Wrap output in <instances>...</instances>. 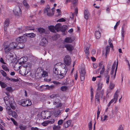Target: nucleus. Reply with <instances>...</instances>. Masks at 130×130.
Wrapping results in <instances>:
<instances>
[{"instance_id":"ea45409f","label":"nucleus","mask_w":130,"mask_h":130,"mask_svg":"<svg viewBox=\"0 0 130 130\" xmlns=\"http://www.w3.org/2000/svg\"><path fill=\"white\" fill-rule=\"evenodd\" d=\"M67 116L66 117V118H64L63 120L61 119H60L59 120L58 122V125H59L60 126V125H61L63 123V121H64L67 118Z\"/></svg>"},{"instance_id":"a878e982","label":"nucleus","mask_w":130,"mask_h":130,"mask_svg":"<svg viewBox=\"0 0 130 130\" xmlns=\"http://www.w3.org/2000/svg\"><path fill=\"white\" fill-rule=\"evenodd\" d=\"M10 98H9L8 96H5L4 98V100L6 105H8L9 101H10Z\"/></svg>"},{"instance_id":"f704fd0d","label":"nucleus","mask_w":130,"mask_h":130,"mask_svg":"<svg viewBox=\"0 0 130 130\" xmlns=\"http://www.w3.org/2000/svg\"><path fill=\"white\" fill-rule=\"evenodd\" d=\"M23 3L27 9L29 8V5L26 1V0H24L23 1Z\"/></svg>"},{"instance_id":"6e6d98bb","label":"nucleus","mask_w":130,"mask_h":130,"mask_svg":"<svg viewBox=\"0 0 130 130\" xmlns=\"http://www.w3.org/2000/svg\"><path fill=\"white\" fill-rule=\"evenodd\" d=\"M0 72L3 75V76L4 77H6L7 76V74L6 72H5L3 70H1L0 71Z\"/></svg>"},{"instance_id":"3c124183","label":"nucleus","mask_w":130,"mask_h":130,"mask_svg":"<svg viewBox=\"0 0 130 130\" xmlns=\"http://www.w3.org/2000/svg\"><path fill=\"white\" fill-rule=\"evenodd\" d=\"M108 117L107 116L105 115L103 117H101V120L102 121H103L107 120V119Z\"/></svg>"},{"instance_id":"f03ea898","label":"nucleus","mask_w":130,"mask_h":130,"mask_svg":"<svg viewBox=\"0 0 130 130\" xmlns=\"http://www.w3.org/2000/svg\"><path fill=\"white\" fill-rule=\"evenodd\" d=\"M55 8H53L52 9V13L50 12V8L48 5H47L44 9V13H46L47 15L48 16H51L54 14V12L55 11Z\"/></svg>"},{"instance_id":"b1692460","label":"nucleus","mask_w":130,"mask_h":130,"mask_svg":"<svg viewBox=\"0 0 130 130\" xmlns=\"http://www.w3.org/2000/svg\"><path fill=\"white\" fill-rule=\"evenodd\" d=\"M68 26L66 25H63L62 26L61 25L60 31L62 32H65L68 28Z\"/></svg>"},{"instance_id":"cd10ccee","label":"nucleus","mask_w":130,"mask_h":130,"mask_svg":"<svg viewBox=\"0 0 130 130\" xmlns=\"http://www.w3.org/2000/svg\"><path fill=\"white\" fill-rule=\"evenodd\" d=\"M71 121L69 120L67 121L66 122L64 123V127L65 128H67L70 126L71 123Z\"/></svg>"},{"instance_id":"20e7f679","label":"nucleus","mask_w":130,"mask_h":130,"mask_svg":"<svg viewBox=\"0 0 130 130\" xmlns=\"http://www.w3.org/2000/svg\"><path fill=\"white\" fill-rule=\"evenodd\" d=\"M10 22V19L8 18L6 19L4 22L3 24L4 30L6 32L7 31V28L9 26Z\"/></svg>"},{"instance_id":"9d476101","label":"nucleus","mask_w":130,"mask_h":130,"mask_svg":"<svg viewBox=\"0 0 130 130\" xmlns=\"http://www.w3.org/2000/svg\"><path fill=\"white\" fill-rule=\"evenodd\" d=\"M64 65V68L63 69V70L64 71V72L61 73H59V74H57L58 75L57 77L59 78H62L65 76L67 73V70L66 69V66L65 65Z\"/></svg>"},{"instance_id":"864d4df0","label":"nucleus","mask_w":130,"mask_h":130,"mask_svg":"<svg viewBox=\"0 0 130 130\" xmlns=\"http://www.w3.org/2000/svg\"><path fill=\"white\" fill-rule=\"evenodd\" d=\"M120 23V21L119 20L117 22L115 25L114 26V30H116L117 28V27L118 26V25H119Z\"/></svg>"},{"instance_id":"c756f323","label":"nucleus","mask_w":130,"mask_h":130,"mask_svg":"<svg viewBox=\"0 0 130 130\" xmlns=\"http://www.w3.org/2000/svg\"><path fill=\"white\" fill-rule=\"evenodd\" d=\"M49 30L52 32H54L55 27L54 26L51 25L48 27Z\"/></svg>"},{"instance_id":"6e6552de","label":"nucleus","mask_w":130,"mask_h":130,"mask_svg":"<svg viewBox=\"0 0 130 130\" xmlns=\"http://www.w3.org/2000/svg\"><path fill=\"white\" fill-rule=\"evenodd\" d=\"M15 15L17 16H20L22 14V12L20 7H18L13 10Z\"/></svg>"},{"instance_id":"423d86ee","label":"nucleus","mask_w":130,"mask_h":130,"mask_svg":"<svg viewBox=\"0 0 130 130\" xmlns=\"http://www.w3.org/2000/svg\"><path fill=\"white\" fill-rule=\"evenodd\" d=\"M10 101H9V103L10 108L13 110H14L16 108V103L14 102L13 98L12 97H10Z\"/></svg>"},{"instance_id":"a211bd4d","label":"nucleus","mask_w":130,"mask_h":130,"mask_svg":"<svg viewBox=\"0 0 130 130\" xmlns=\"http://www.w3.org/2000/svg\"><path fill=\"white\" fill-rule=\"evenodd\" d=\"M61 25L60 24L58 23L54 27L55 29L57 32L60 31Z\"/></svg>"},{"instance_id":"6ab92c4d","label":"nucleus","mask_w":130,"mask_h":130,"mask_svg":"<svg viewBox=\"0 0 130 130\" xmlns=\"http://www.w3.org/2000/svg\"><path fill=\"white\" fill-rule=\"evenodd\" d=\"M6 111L7 113L9 115L11 116V113L13 111L11 109V108L8 105H7L6 107Z\"/></svg>"},{"instance_id":"1a4fd4ad","label":"nucleus","mask_w":130,"mask_h":130,"mask_svg":"<svg viewBox=\"0 0 130 130\" xmlns=\"http://www.w3.org/2000/svg\"><path fill=\"white\" fill-rule=\"evenodd\" d=\"M64 63L67 65H69L71 62V60L70 56L69 55L66 56L64 59Z\"/></svg>"},{"instance_id":"e2e57ef3","label":"nucleus","mask_w":130,"mask_h":130,"mask_svg":"<svg viewBox=\"0 0 130 130\" xmlns=\"http://www.w3.org/2000/svg\"><path fill=\"white\" fill-rule=\"evenodd\" d=\"M48 124V121H45L43 122L42 123V125L44 126H47Z\"/></svg>"},{"instance_id":"e433bc0d","label":"nucleus","mask_w":130,"mask_h":130,"mask_svg":"<svg viewBox=\"0 0 130 130\" xmlns=\"http://www.w3.org/2000/svg\"><path fill=\"white\" fill-rule=\"evenodd\" d=\"M2 67L3 69L6 71H9V69H8L7 67L5 65L3 64L2 66Z\"/></svg>"},{"instance_id":"8fccbe9b","label":"nucleus","mask_w":130,"mask_h":130,"mask_svg":"<svg viewBox=\"0 0 130 130\" xmlns=\"http://www.w3.org/2000/svg\"><path fill=\"white\" fill-rule=\"evenodd\" d=\"M0 85L1 87L3 88H5L7 86V85L4 83L0 81Z\"/></svg>"},{"instance_id":"f8f14e48","label":"nucleus","mask_w":130,"mask_h":130,"mask_svg":"<svg viewBox=\"0 0 130 130\" xmlns=\"http://www.w3.org/2000/svg\"><path fill=\"white\" fill-rule=\"evenodd\" d=\"M4 51L5 53H8L11 50V48L10 47L9 45L4 44Z\"/></svg>"},{"instance_id":"2f4dec72","label":"nucleus","mask_w":130,"mask_h":130,"mask_svg":"<svg viewBox=\"0 0 130 130\" xmlns=\"http://www.w3.org/2000/svg\"><path fill=\"white\" fill-rule=\"evenodd\" d=\"M37 29L39 32H45V29L39 27L37 28Z\"/></svg>"},{"instance_id":"7c9ffc66","label":"nucleus","mask_w":130,"mask_h":130,"mask_svg":"<svg viewBox=\"0 0 130 130\" xmlns=\"http://www.w3.org/2000/svg\"><path fill=\"white\" fill-rule=\"evenodd\" d=\"M127 27V26L126 25L124 24L122 26L121 32H125Z\"/></svg>"},{"instance_id":"72a5a7b5","label":"nucleus","mask_w":130,"mask_h":130,"mask_svg":"<svg viewBox=\"0 0 130 130\" xmlns=\"http://www.w3.org/2000/svg\"><path fill=\"white\" fill-rule=\"evenodd\" d=\"M103 84L102 83H98L97 90H102L101 89L103 87Z\"/></svg>"},{"instance_id":"473e14b6","label":"nucleus","mask_w":130,"mask_h":130,"mask_svg":"<svg viewBox=\"0 0 130 130\" xmlns=\"http://www.w3.org/2000/svg\"><path fill=\"white\" fill-rule=\"evenodd\" d=\"M53 72L55 74L57 75L59 74V73H61V72L60 71H58V69L56 67L54 68Z\"/></svg>"},{"instance_id":"37998d69","label":"nucleus","mask_w":130,"mask_h":130,"mask_svg":"<svg viewBox=\"0 0 130 130\" xmlns=\"http://www.w3.org/2000/svg\"><path fill=\"white\" fill-rule=\"evenodd\" d=\"M35 29L34 28L32 27H25V30L26 31L29 30H33L34 31Z\"/></svg>"},{"instance_id":"39448f33","label":"nucleus","mask_w":130,"mask_h":130,"mask_svg":"<svg viewBox=\"0 0 130 130\" xmlns=\"http://www.w3.org/2000/svg\"><path fill=\"white\" fill-rule=\"evenodd\" d=\"M118 91H116L114 95V98L112 99L111 101L109 102L108 104V106H109L112 103L114 102L115 103L117 100L118 97Z\"/></svg>"},{"instance_id":"09e8293b","label":"nucleus","mask_w":130,"mask_h":130,"mask_svg":"<svg viewBox=\"0 0 130 130\" xmlns=\"http://www.w3.org/2000/svg\"><path fill=\"white\" fill-rule=\"evenodd\" d=\"M61 113L60 111V110H58L57 112H55L53 114L56 117L58 115H59Z\"/></svg>"},{"instance_id":"393cba45","label":"nucleus","mask_w":130,"mask_h":130,"mask_svg":"<svg viewBox=\"0 0 130 130\" xmlns=\"http://www.w3.org/2000/svg\"><path fill=\"white\" fill-rule=\"evenodd\" d=\"M22 66H19L18 67L19 69H20V68L21 67L22 69H23V68H24V71H25L26 70V68L28 66L27 64L26 63H25L24 62V63L23 64H22Z\"/></svg>"},{"instance_id":"a19ab883","label":"nucleus","mask_w":130,"mask_h":130,"mask_svg":"<svg viewBox=\"0 0 130 130\" xmlns=\"http://www.w3.org/2000/svg\"><path fill=\"white\" fill-rule=\"evenodd\" d=\"M16 42H15L12 43L11 44V45H12L13 46H12L11 48H15L17 46H18V43Z\"/></svg>"},{"instance_id":"dca6fc26","label":"nucleus","mask_w":130,"mask_h":130,"mask_svg":"<svg viewBox=\"0 0 130 130\" xmlns=\"http://www.w3.org/2000/svg\"><path fill=\"white\" fill-rule=\"evenodd\" d=\"M84 17L86 20L88 19L89 15V12L87 9H85L84 12Z\"/></svg>"},{"instance_id":"ddd939ff","label":"nucleus","mask_w":130,"mask_h":130,"mask_svg":"<svg viewBox=\"0 0 130 130\" xmlns=\"http://www.w3.org/2000/svg\"><path fill=\"white\" fill-rule=\"evenodd\" d=\"M75 38L74 37H67L65 38L64 41L66 43H71L75 40Z\"/></svg>"},{"instance_id":"f3484780","label":"nucleus","mask_w":130,"mask_h":130,"mask_svg":"<svg viewBox=\"0 0 130 130\" xmlns=\"http://www.w3.org/2000/svg\"><path fill=\"white\" fill-rule=\"evenodd\" d=\"M64 47L66 48L69 51H72L73 49V46L70 44H67L64 45Z\"/></svg>"},{"instance_id":"412c9836","label":"nucleus","mask_w":130,"mask_h":130,"mask_svg":"<svg viewBox=\"0 0 130 130\" xmlns=\"http://www.w3.org/2000/svg\"><path fill=\"white\" fill-rule=\"evenodd\" d=\"M110 47L108 45L107 46L105 47L106 52L105 55L106 58H107V55L109 54L110 52Z\"/></svg>"},{"instance_id":"69168bd1","label":"nucleus","mask_w":130,"mask_h":130,"mask_svg":"<svg viewBox=\"0 0 130 130\" xmlns=\"http://www.w3.org/2000/svg\"><path fill=\"white\" fill-rule=\"evenodd\" d=\"M48 124H52L54 123L55 120L54 119H52L51 120H48Z\"/></svg>"},{"instance_id":"58836bf2","label":"nucleus","mask_w":130,"mask_h":130,"mask_svg":"<svg viewBox=\"0 0 130 130\" xmlns=\"http://www.w3.org/2000/svg\"><path fill=\"white\" fill-rule=\"evenodd\" d=\"M68 89V88L66 86H63L61 87L60 90L62 91H64L67 90Z\"/></svg>"},{"instance_id":"4468645a","label":"nucleus","mask_w":130,"mask_h":130,"mask_svg":"<svg viewBox=\"0 0 130 130\" xmlns=\"http://www.w3.org/2000/svg\"><path fill=\"white\" fill-rule=\"evenodd\" d=\"M118 61L117 60V64H116V61H114V62L113 63V64L112 66V70H114V69L116 67V69H115V73L114 75V78H115V76L116 75V72H117V68H118Z\"/></svg>"},{"instance_id":"c85d7f7f","label":"nucleus","mask_w":130,"mask_h":130,"mask_svg":"<svg viewBox=\"0 0 130 130\" xmlns=\"http://www.w3.org/2000/svg\"><path fill=\"white\" fill-rule=\"evenodd\" d=\"M26 36L28 37L33 38L35 36V34L34 33H29L28 34H25Z\"/></svg>"},{"instance_id":"5701e85b","label":"nucleus","mask_w":130,"mask_h":130,"mask_svg":"<svg viewBox=\"0 0 130 130\" xmlns=\"http://www.w3.org/2000/svg\"><path fill=\"white\" fill-rule=\"evenodd\" d=\"M23 36H21L17 38L16 39V42L18 43H22L23 42Z\"/></svg>"},{"instance_id":"338daca9","label":"nucleus","mask_w":130,"mask_h":130,"mask_svg":"<svg viewBox=\"0 0 130 130\" xmlns=\"http://www.w3.org/2000/svg\"><path fill=\"white\" fill-rule=\"evenodd\" d=\"M85 75H83V74H80V78L81 80L83 81L84 80Z\"/></svg>"},{"instance_id":"de8ad7c7","label":"nucleus","mask_w":130,"mask_h":130,"mask_svg":"<svg viewBox=\"0 0 130 130\" xmlns=\"http://www.w3.org/2000/svg\"><path fill=\"white\" fill-rule=\"evenodd\" d=\"M11 116L14 118H17L18 116L17 113L14 111H13L12 112Z\"/></svg>"},{"instance_id":"7ed1b4c3","label":"nucleus","mask_w":130,"mask_h":130,"mask_svg":"<svg viewBox=\"0 0 130 130\" xmlns=\"http://www.w3.org/2000/svg\"><path fill=\"white\" fill-rule=\"evenodd\" d=\"M41 116L44 119H48L51 117V112L48 111H43L41 112Z\"/></svg>"},{"instance_id":"aec40b11","label":"nucleus","mask_w":130,"mask_h":130,"mask_svg":"<svg viewBox=\"0 0 130 130\" xmlns=\"http://www.w3.org/2000/svg\"><path fill=\"white\" fill-rule=\"evenodd\" d=\"M64 84L66 85H73L74 84V80H69V79L67 78L66 82H65Z\"/></svg>"},{"instance_id":"c03bdc74","label":"nucleus","mask_w":130,"mask_h":130,"mask_svg":"<svg viewBox=\"0 0 130 130\" xmlns=\"http://www.w3.org/2000/svg\"><path fill=\"white\" fill-rule=\"evenodd\" d=\"M59 96L60 95L59 94H54L51 95L50 97L52 99L55 97L57 98V97H59Z\"/></svg>"},{"instance_id":"13d9d810","label":"nucleus","mask_w":130,"mask_h":130,"mask_svg":"<svg viewBox=\"0 0 130 130\" xmlns=\"http://www.w3.org/2000/svg\"><path fill=\"white\" fill-rule=\"evenodd\" d=\"M77 0H72L71 2L72 3L73 5V6H76L77 3Z\"/></svg>"},{"instance_id":"f257e3e1","label":"nucleus","mask_w":130,"mask_h":130,"mask_svg":"<svg viewBox=\"0 0 130 130\" xmlns=\"http://www.w3.org/2000/svg\"><path fill=\"white\" fill-rule=\"evenodd\" d=\"M104 92V90L103 89L97 90L95 97V102L97 101L98 103H99L100 99H102L103 98Z\"/></svg>"},{"instance_id":"bf43d9fd","label":"nucleus","mask_w":130,"mask_h":130,"mask_svg":"<svg viewBox=\"0 0 130 130\" xmlns=\"http://www.w3.org/2000/svg\"><path fill=\"white\" fill-rule=\"evenodd\" d=\"M95 35L97 39L99 38L101 36V33H95Z\"/></svg>"},{"instance_id":"052dcab7","label":"nucleus","mask_w":130,"mask_h":130,"mask_svg":"<svg viewBox=\"0 0 130 130\" xmlns=\"http://www.w3.org/2000/svg\"><path fill=\"white\" fill-rule=\"evenodd\" d=\"M112 41L111 39H109L108 40V43L110 46V47H111L113 48V46L112 43H111Z\"/></svg>"},{"instance_id":"a18cd8bd","label":"nucleus","mask_w":130,"mask_h":130,"mask_svg":"<svg viewBox=\"0 0 130 130\" xmlns=\"http://www.w3.org/2000/svg\"><path fill=\"white\" fill-rule=\"evenodd\" d=\"M18 45L20 48H22L24 47L25 45L23 43H18Z\"/></svg>"},{"instance_id":"4d7b16f0","label":"nucleus","mask_w":130,"mask_h":130,"mask_svg":"<svg viewBox=\"0 0 130 130\" xmlns=\"http://www.w3.org/2000/svg\"><path fill=\"white\" fill-rule=\"evenodd\" d=\"M42 75L43 77H45L48 76V73L45 71H43V73L42 74Z\"/></svg>"},{"instance_id":"0eeeda50","label":"nucleus","mask_w":130,"mask_h":130,"mask_svg":"<svg viewBox=\"0 0 130 130\" xmlns=\"http://www.w3.org/2000/svg\"><path fill=\"white\" fill-rule=\"evenodd\" d=\"M31 104V103L30 101L29 100L25 99L21 103L22 105L23 106H26L30 105Z\"/></svg>"},{"instance_id":"5fc2aeb1","label":"nucleus","mask_w":130,"mask_h":130,"mask_svg":"<svg viewBox=\"0 0 130 130\" xmlns=\"http://www.w3.org/2000/svg\"><path fill=\"white\" fill-rule=\"evenodd\" d=\"M118 107H115V110H113V111L112 110V112L113 114V112H115V114H117L118 113Z\"/></svg>"},{"instance_id":"49530a36","label":"nucleus","mask_w":130,"mask_h":130,"mask_svg":"<svg viewBox=\"0 0 130 130\" xmlns=\"http://www.w3.org/2000/svg\"><path fill=\"white\" fill-rule=\"evenodd\" d=\"M19 127L22 130H24L27 127L26 126L23 125L22 124H21L19 126Z\"/></svg>"},{"instance_id":"774afa93","label":"nucleus","mask_w":130,"mask_h":130,"mask_svg":"<svg viewBox=\"0 0 130 130\" xmlns=\"http://www.w3.org/2000/svg\"><path fill=\"white\" fill-rule=\"evenodd\" d=\"M54 87L55 86L54 85L49 86L48 88H47V89L48 90H51L53 89L54 88Z\"/></svg>"},{"instance_id":"4c0bfd02","label":"nucleus","mask_w":130,"mask_h":130,"mask_svg":"<svg viewBox=\"0 0 130 130\" xmlns=\"http://www.w3.org/2000/svg\"><path fill=\"white\" fill-rule=\"evenodd\" d=\"M60 128V126L59 125L56 126L55 125L53 127V130H59Z\"/></svg>"},{"instance_id":"2eb2a0df","label":"nucleus","mask_w":130,"mask_h":130,"mask_svg":"<svg viewBox=\"0 0 130 130\" xmlns=\"http://www.w3.org/2000/svg\"><path fill=\"white\" fill-rule=\"evenodd\" d=\"M47 43V39L45 38H43L41 40L40 43V45L42 46H45Z\"/></svg>"},{"instance_id":"9b49d317","label":"nucleus","mask_w":130,"mask_h":130,"mask_svg":"<svg viewBox=\"0 0 130 130\" xmlns=\"http://www.w3.org/2000/svg\"><path fill=\"white\" fill-rule=\"evenodd\" d=\"M60 101L59 99H56L55 101L53 102V105H55L56 108L61 107L62 105V104L59 102Z\"/></svg>"},{"instance_id":"79ce46f5","label":"nucleus","mask_w":130,"mask_h":130,"mask_svg":"<svg viewBox=\"0 0 130 130\" xmlns=\"http://www.w3.org/2000/svg\"><path fill=\"white\" fill-rule=\"evenodd\" d=\"M60 36L58 34H55L52 37V39L53 40H55L59 37Z\"/></svg>"},{"instance_id":"4be33fe9","label":"nucleus","mask_w":130,"mask_h":130,"mask_svg":"<svg viewBox=\"0 0 130 130\" xmlns=\"http://www.w3.org/2000/svg\"><path fill=\"white\" fill-rule=\"evenodd\" d=\"M24 59H26V58L24 57H22L20 58L18 61L19 64H22L24 63V62H26L27 60H24Z\"/></svg>"},{"instance_id":"bb28decb","label":"nucleus","mask_w":130,"mask_h":130,"mask_svg":"<svg viewBox=\"0 0 130 130\" xmlns=\"http://www.w3.org/2000/svg\"><path fill=\"white\" fill-rule=\"evenodd\" d=\"M89 47H85L84 48V51L86 53V58H88V56L89 53Z\"/></svg>"},{"instance_id":"c9c22d12","label":"nucleus","mask_w":130,"mask_h":130,"mask_svg":"<svg viewBox=\"0 0 130 130\" xmlns=\"http://www.w3.org/2000/svg\"><path fill=\"white\" fill-rule=\"evenodd\" d=\"M115 84L114 83H113L112 82H110L109 88L111 89H112L114 88L115 86Z\"/></svg>"},{"instance_id":"603ef678","label":"nucleus","mask_w":130,"mask_h":130,"mask_svg":"<svg viewBox=\"0 0 130 130\" xmlns=\"http://www.w3.org/2000/svg\"><path fill=\"white\" fill-rule=\"evenodd\" d=\"M105 79L106 80V83L107 84H108L109 82L110 76L109 75H107L105 76Z\"/></svg>"},{"instance_id":"680f3d73","label":"nucleus","mask_w":130,"mask_h":130,"mask_svg":"<svg viewBox=\"0 0 130 130\" xmlns=\"http://www.w3.org/2000/svg\"><path fill=\"white\" fill-rule=\"evenodd\" d=\"M91 121L90 122L88 123V127L89 129V130H92V124L91 123Z\"/></svg>"},{"instance_id":"0e129e2a","label":"nucleus","mask_w":130,"mask_h":130,"mask_svg":"<svg viewBox=\"0 0 130 130\" xmlns=\"http://www.w3.org/2000/svg\"><path fill=\"white\" fill-rule=\"evenodd\" d=\"M6 89V90L9 92H11L12 91V89L11 87H7Z\"/></svg>"}]
</instances>
